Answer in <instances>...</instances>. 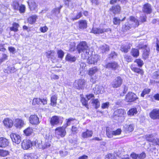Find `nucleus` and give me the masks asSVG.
Segmentation results:
<instances>
[{"label": "nucleus", "mask_w": 159, "mask_h": 159, "mask_svg": "<svg viewBox=\"0 0 159 159\" xmlns=\"http://www.w3.org/2000/svg\"><path fill=\"white\" fill-rule=\"evenodd\" d=\"M10 137L12 142L16 144H19L21 141L20 136L17 134L11 133Z\"/></svg>", "instance_id": "obj_13"}, {"label": "nucleus", "mask_w": 159, "mask_h": 159, "mask_svg": "<svg viewBox=\"0 0 159 159\" xmlns=\"http://www.w3.org/2000/svg\"><path fill=\"white\" fill-rule=\"evenodd\" d=\"M135 62H136L139 66L141 67L143 64V61L140 59H137L135 61Z\"/></svg>", "instance_id": "obj_53"}, {"label": "nucleus", "mask_w": 159, "mask_h": 159, "mask_svg": "<svg viewBox=\"0 0 159 159\" xmlns=\"http://www.w3.org/2000/svg\"><path fill=\"white\" fill-rule=\"evenodd\" d=\"M150 118L153 120L159 119V109H153L150 113Z\"/></svg>", "instance_id": "obj_14"}, {"label": "nucleus", "mask_w": 159, "mask_h": 159, "mask_svg": "<svg viewBox=\"0 0 159 159\" xmlns=\"http://www.w3.org/2000/svg\"><path fill=\"white\" fill-rule=\"evenodd\" d=\"M30 123L33 125H37L39 124V119L36 115H32L29 118Z\"/></svg>", "instance_id": "obj_15"}, {"label": "nucleus", "mask_w": 159, "mask_h": 159, "mask_svg": "<svg viewBox=\"0 0 159 159\" xmlns=\"http://www.w3.org/2000/svg\"><path fill=\"white\" fill-rule=\"evenodd\" d=\"M66 61H68L74 62L76 60V58L75 57L69 54L66 56Z\"/></svg>", "instance_id": "obj_37"}, {"label": "nucleus", "mask_w": 159, "mask_h": 159, "mask_svg": "<svg viewBox=\"0 0 159 159\" xmlns=\"http://www.w3.org/2000/svg\"><path fill=\"white\" fill-rule=\"evenodd\" d=\"M129 25L133 28H136L139 25V22L138 20L133 16L129 17Z\"/></svg>", "instance_id": "obj_9"}, {"label": "nucleus", "mask_w": 159, "mask_h": 159, "mask_svg": "<svg viewBox=\"0 0 159 159\" xmlns=\"http://www.w3.org/2000/svg\"><path fill=\"white\" fill-rule=\"evenodd\" d=\"M98 69L96 67H94L90 68L88 71V74L90 76V81L93 83L95 82L96 78L93 77V75L98 71Z\"/></svg>", "instance_id": "obj_5"}, {"label": "nucleus", "mask_w": 159, "mask_h": 159, "mask_svg": "<svg viewBox=\"0 0 159 159\" xmlns=\"http://www.w3.org/2000/svg\"><path fill=\"white\" fill-rule=\"evenodd\" d=\"M33 132L32 128L28 127L24 131V133L27 136H30Z\"/></svg>", "instance_id": "obj_36"}, {"label": "nucleus", "mask_w": 159, "mask_h": 159, "mask_svg": "<svg viewBox=\"0 0 159 159\" xmlns=\"http://www.w3.org/2000/svg\"><path fill=\"white\" fill-rule=\"evenodd\" d=\"M110 10L114 14H117L120 11V7L119 5L113 6Z\"/></svg>", "instance_id": "obj_28"}, {"label": "nucleus", "mask_w": 159, "mask_h": 159, "mask_svg": "<svg viewBox=\"0 0 159 159\" xmlns=\"http://www.w3.org/2000/svg\"><path fill=\"white\" fill-rule=\"evenodd\" d=\"M100 49L102 53L106 52L109 50V46L106 44H104L100 47Z\"/></svg>", "instance_id": "obj_40"}, {"label": "nucleus", "mask_w": 159, "mask_h": 159, "mask_svg": "<svg viewBox=\"0 0 159 159\" xmlns=\"http://www.w3.org/2000/svg\"><path fill=\"white\" fill-rule=\"evenodd\" d=\"M65 5L68 6L70 8H72L75 6V4L72 3L71 0H63Z\"/></svg>", "instance_id": "obj_35"}, {"label": "nucleus", "mask_w": 159, "mask_h": 159, "mask_svg": "<svg viewBox=\"0 0 159 159\" xmlns=\"http://www.w3.org/2000/svg\"><path fill=\"white\" fill-rule=\"evenodd\" d=\"M58 57L60 58H62L64 55V53L63 51L61 50L58 51L57 52Z\"/></svg>", "instance_id": "obj_59"}, {"label": "nucleus", "mask_w": 159, "mask_h": 159, "mask_svg": "<svg viewBox=\"0 0 159 159\" xmlns=\"http://www.w3.org/2000/svg\"><path fill=\"white\" fill-rule=\"evenodd\" d=\"M137 110L136 108H134L130 109L127 112V114L128 115L130 116H134L136 115L137 113Z\"/></svg>", "instance_id": "obj_34"}, {"label": "nucleus", "mask_w": 159, "mask_h": 159, "mask_svg": "<svg viewBox=\"0 0 159 159\" xmlns=\"http://www.w3.org/2000/svg\"><path fill=\"white\" fill-rule=\"evenodd\" d=\"M132 27H131V25H129V21H128L123 25L122 29L124 31H125L129 30Z\"/></svg>", "instance_id": "obj_42"}, {"label": "nucleus", "mask_w": 159, "mask_h": 159, "mask_svg": "<svg viewBox=\"0 0 159 159\" xmlns=\"http://www.w3.org/2000/svg\"><path fill=\"white\" fill-rule=\"evenodd\" d=\"M62 118L60 116H52L50 121L51 125L53 126L57 125L60 122L62 123Z\"/></svg>", "instance_id": "obj_6"}, {"label": "nucleus", "mask_w": 159, "mask_h": 159, "mask_svg": "<svg viewBox=\"0 0 159 159\" xmlns=\"http://www.w3.org/2000/svg\"><path fill=\"white\" fill-rule=\"evenodd\" d=\"M41 101V99L39 98H34L33 99L32 104L34 105L39 104L40 103Z\"/></svg>", "instance_id": "obj_50"}, {"label": "nucleus", "mask_w": 159, "mask_h": 159, "mask_svg": "<svg viewBox=\"0 0 159 159\" xmlns=\"http://www.w3.org/2000/svg\"><path fill=\"white\" fill-rule=\"evenodd\" d=\"M32 146L31 141L29 140H24L22 142L21 147L24 150H27L31 148Z\"/></svg>", "instance_id": "obj_10"}, {"label": "nucleus", "mask_w": 159, "mask_h": 159, "mask_svg": "<svg viewBox=\"0 0 159 159\" xmlns=\"http://www.w3.org/2000/svg\"><path fill=\"white\" fill-rule=\"evenodd\" d=\"M77 48L79 53L82 52L81 57L83 59H87L89 57V48L85 41L80 42L77 45Z\"/></svg>", "instance_id": "obj_1"}, {"label": "nucleus", "mask_w": 159, "mask_h": 159, "mask_svg": "<svg viewBox=\"0 0 159 159\" xmlns=\"http://www.w3.org/2000/svg\"><path fill=\"white\" fill-rule=\"evenodd\" d=\"M109 103L108 102H107L102 104L101 108L103 109L107 108L109 107Z\"/></svg>", "instance_id": "obj_56"}, {"label": "nucleus", "mask_w": 159, "mask_h": 159, "mask_svg": "<svg viewBox=\"0 0 159 159\" xmlns=\"http://www.w3.org/2000/svg\"><path fill=\"white\" fill-rule=\"evenodd\" d=\"M51 80H58L59 79V76L56 74H52L51 75Z\"/></svg>", "instance_id": "obj_60"}, {"label": "nucleus", "mask_w": 159, "mask_h": 159, "mask_svg": "<svg viewBox=\"0 0 159 159\" xmlns=\"http://www.w3.org/2000/svg\"><path fill=\"white\" fill-rule=\"evenodd\" d=\"M131 157L133 159H138V155L135 153H132L131 155Z\"/></svg>", "instance_id": "obj_64"}, {"label": "nucleus", "mask_w": 159, "mask_h": 159, "mask_svg": "<svg viewBox=\"0 0 159 159\" xmlns=\"http://www.w3.org/2000/svg\"><path fill=\"white\" fill-rule=\"evenodd\" d=\"M9 145V142L7 139L5 138H0V147L5 148Z\"/></svg>", "instance_id": "obj_23"}, {"label": "nucleus", "mask_w": 159, "mask_h": 159, "mask_svg": "<svg viewBox=\"0 0 159 159\" xmlns=\"http://www.w3.org/2000/svg\"><path fill=\"white\" fill-rule=\"evenodd\" d=\"M131 45L128 43L123 44L121 47L120 50L123 52L126 53L128 51V50L130 49Z\"/></svg>", "instance_id": "obj_21"}, {"label": "nucleus", "mask_w": 159, "mask_h": 159, "mask_svg": "<svg viewBox=\"0 0 159 159\" xmlns=\"http://www.w3.org/2000/svg\"><path fill=\"white\" fill-rule=\"evenodd\" d=\"M126 129L127 131L129 132H131L134 130L133 126L131 124L127 126L126 127Z\"/></svg>", "instance_id": "obj_57"}, {"label": "nucleus", "mask_w": 159, "mask_h": 159, "mask_svg": "<svg viewBox=\"0 0 159 159\" xmlns=\"http://www.w3.org/2000/svg\"><path fill=\"white\" fill-rule=\"evenodd\" d=\"M110 28H102L101 27L93 28L91 32L94 34H100L104 33V32L111 31Z\"/></svg>", "instance_id": "obj_7"}, {"label": "nucleus", "mask_w": 159, "mask_h": 159, "mask_svg": "<svg viewBox=\"0 0 159 159\" xmlns=\"http://www.w3.org/2000/svg\"><path fill=\"white\" fill-rule=\"evenodd\" d=\"M66 128L63 126L57 128L55 129V135L58 139L64 137L66 134Z\"/></svg>", "instance_id": "obj_2"}, {"label": "nucleus", "mask_w": 159, "mask_h": 159, "mask_svg": "<svg viewBox=\"0 0 159 159\" xmlns=\"http://www.w3.org/2000/svg\"><path fill=\"white\" fill-rule=\"evenodd\" d=\"M42 141L40 140H36L35 142V146L37 148L39 149H45V147L44 146Z\"/></svg>", "instance_id": "obj_27"}, {"label": "nucleus", "mask_w": 159, "mask_h": 159, "mask_svg": "<svg viewBox=\"0 0 159 159\" xmlns=\"http://www.w3.org/2000/svg\"><path fill=\"white\" fill-rule=\"evenodd\" d=\"M81 102L83 105L85 106V107L88 108V101L87 100L84 98H82L81 99Z\"/></svg>", "instance_id": "obj_49"}, {"label": "nucleus", "mask_w": 159, "mask_h": 159, "mask_svg": "<svg viewBox=\"0 0 159 159\" xmlns=\"http://www.w3.org/2000/svg\"><path fill=\"white\" fill-rule=\"evenodd\" d=\"M3 123L4 126L8 128H11L14 124L12 120L8 118L4 119L3 120Z\"/></svg>", "instance_id": "obj_19"}, {"label": "nucleus", "mask_w": 159, "mask_h": 159, "mask_svg": "<svg viewBox=\"0 0 159 159\" xmlns=\"http://www.w3.org/2000/svg\"><path fill=\"white\" fill-rule=\"evenodd\" d=\"M55 55V53L53 51L50 50L46 53V55L48 58L53 59Z\"/></svg>", "instance_id": "obj_32"}, {"label": "nucleus", "mask_w": 159, "mask_h": 159, "mask_svg": "<svg viewBox=\"0 0 159 159\" xmlns=\"http://www.w3.org/2000/svg\"><path fill=\"white\" fill-rule=\"evenodd\" d=\"M146 154L144 152H142L138 155V159H144L146 157Z\"/></svg>", "instance_id": "obj_61"}, {"label": "nucleus", "mask_w": 159, "mask_h": 159, "mask_svg": "<svg viewBox=\"0 0 159 159\" xmlns=\"http://www.w3.org/2000/svg\"><path fill=\"white\" fill-rule=\"evenodd\" d=\"M27 2L31 10H34L37 7L34 0H29Z\"/></svg>", "instance_id": "obj_24"}, {"label": "nucleus", "mask_w": 159, "mask_h": 159, "mask_svg": "<svg viewBox=\"0 0 159 159\" xmlns=\"http://www.w3.org/2000/svg\"><path fill=\"white\" fill-rule=\"evenodd\" d=\"M25 6L23 5H21L19 7V10L20 13L24 12L25 11Z\"/></svg>", "instance_id": "obj_63"}, {"label": "nucleus", "mask_w": 159, "mask_h": 159, "mask_svg": "<svg viewBox=\"0 0 159 159\" xmlns=\"http://www.w3.org/2000/svg\"><path fill=\"white\" fill-rule=\"evenodd\" d=\"M92 104L95 108L97 109L99 107L100 105V103L98 99H93L92 100Z\"/></svg>", "instance_id": "obj_31"}, {"label": "nucleus", "mask_w": 159, "mask_h": 159, "mask_svg": "<svg viewBox=\"0 0 159 159\" xmlns=\"http://www.w3.org/2000/svg\"><path fill=\"white\" fill-rule=\"evenodd\" d=\"M142 10L143 12L147 14H150L152 11V9L151 5L148 3L145 4L143 7Z\"/></svg>", "instance_id": "obj_17"}, {"label": "nucleus", "mask_w": 159, "mask_h": 159, "mask_svg": "<svg viewBox=\"0 0 159 159\" xmlns=\"http://www.w3.org/2000/svg\"><path fill=\"white\" fill-rule=\"evenodd\" d=\"M136 98L135 94L132 93H129L126 95L125 100L128 102H132L136 100Z\"/></svg>", "instance_id": "obj_16"}, {"label": "nucleus", "mask_w": 159, "mask_h": 159, "mask_svg": "<svg viewBox=\"0 0 159 159\" xmlns=\"http://www.w3.org/2000/svg\"><path fill=\"white\" fill-rule=\"evenodd\" d=\"M105 159H116V158L114 155L110 153L106 156Z\"/></svg>", "instance_id": "obj_51"}, {"label": "nucleus", "mask_w": 159, "mask_h": 159, "mask_svg": "<svg viewBox=\"0 0 159 159\" xmlns=\"http://www.w3.org/2000/svg\"><path fill=\"white\" fill-rule=\"evenodd\" d=\"M157 134V133H153L150 134L145 135L144 138L147 141L151 142L153 144L156 139L155 138Z\"/></svg>", "instance_id": "obj_11"}, {"label": "nucleus", "mask_w": 159, "mask_h": 159, "mask_svg": "<svg viewBox=\"0 0 159 159\" xmlns=\"http://www.w3.org/2000/svg\"><path fill=\"white\" fill-rule=\"evenodd\" d=\"M19 25L17 23H14L12 25V26L10 27L11 30L14 32H17L18 31V28Z\"/></svg>", "instance_id": "obj_38"}, {"label": "nucleus", "mask_w": 159, "mask_h": 159, "mask_svg": "<svg viewBox=\"0 0 159 159\" xmlns=\"http://www.w3.org/2000/svg\"><path fill=\"white\" fill-rule=\"evenodd\" d=\"M93 134V132L92 130L86 129L85 131L82 133L81 136L84 139L87 138L91 137Z\"/></svg>", "instance_id": "obj_18"}, {"label": "nucleus", "mask_w": 159, "mask_h": 159, "mask_svg": "<svg viewBox=\"0 0 159 159\" xmlns=\"http://www.w3.org/2000/svg\"><path fill=\"white\" fill-rule=\"evenodd\" d=\"M107 135L109 138H112L113 137V134L112 133V131H109L107 129L106 130Z\"/></svg>", "instance_id": "obj_52"}, {"label": "nucleus", "mask_w": 159, "mask_h": 159, "mask_svg": "<svg viewBox=\"0 0 159 159\" xmlns=\"http://www.w3.org/2000/svg\"><path fill=\"white\" fill-rule=\"evenodd\" d=\"M86 81L84 79H79L76 80L74 83V86L79 89H84L85 86Z\"/></svg>", "instance_id": "obj_3"}, {"label": "nucleus", "mask_w": 159, "mask_h": 159, "mask_svg": "<svg viewBox=\"0 0 159 159\" xmlns=\"http://www.w3.org/2000/svg\"><path fill=\"white\" fill-rule=\"evenodd\" d=\"M14 124L16 128L19 129L23 127L25 124L24 120L19 118L15 119L14 120Z\"/></svg>", "instance_id": "obj_8"}, {"label": "nucleus", "mask_w": 159, "mask_h": 159, "mask_svg": "<svg viewBox=\"0 0 159 159\" xmlns=\"http://www.w3.org/2000/svg\"><path fill=\"white\" fill-rule=\"evenodd\" d=\"M71 131L73 133L76 134L78 131V128L75 126H73L72 127Z\"/></svg>", "instance_id": "obj_58"}, {"label": "nucleus", "mask_w": 159, "mask_h": 159, "mask_svg": "<svg viewBox=\"0 0 159 159\" xmlns=\"http://www.w3.org/2000/svg\"><path fill=\"white\" fill-rule=\"evenodd\" d=\"M118 64L116 62L109 63L106 65V67L108 68H111L115 69L118 67Z\"/></svg>", "instance_id": "obj_30"}, {"label": "nucleus", "mask_w": 159, "mask_h": 159, "mask_svg": "<svg viewBox=\"0 0 159 159\" xmlns=\"http://www.w3.org/2000/svg\"><path fill=\"white\" fill-rule=\"evenodd\" d=\"M131 70L135 72L140 74L142 73V70L139 68L135 67L133 66H131Z\"/></svg>", "instance_id": "obj_44"}, {"label": "nucleus", "mask_w": 159, "mask_h": 159, "mask_svg": "<svg viewBox=\"0 0 159 159\" xmlns=\"http://www.w3.org/2000/svg\"><path fill=\"white\" fill-rule=\"evenodd\" d=\"M114 113L116 116H117L118 117H121L125 114L126 112L123 109H119L115 111Z\"/></svg>", "instance_id": "obj_29"}, {"label": "nucleus", "mask_w": 159, "mask_h": 159, "mask_svg": "<svg viewBox=\"0 0 159 159\" xmlns=\"http://www.w3.org/2000/svg\"><path fill=\"white\" fill-rule=\"evenodd\" d=\"M122 130L120 129H118L116 130L112 131V133L113 134L114 136H117L120 135Z\"/></svg>", "instance_id": "obj_47"}, {"label": "nucleus", "mask_w": 159, "mask_h": 159, "mask_svg": "<svg viewBox=\"0 0 159 159\" xmlns=\"http://www.w3.org/2000/svg\"><path fill=\"white\" fill-rule=\"evenodd\" d=\"M125 19V17L122 20L117 18L115 17L113 20V22L114 24L117 25L119 24L120 21L124 20Z\"/></svg>", "instance_id": "obj_41"}, {"label": "nucleus", "mask_w": 159, "mask_h": 159, "mask_svg": "<svg viewBox=\"0 0 159 159\" xmlns=\"http://www.w3.org/2000/svg\"><path fill=\"white\" fill-rule=\"evenodd\" d=\"M131 53L134 57H136L139 55V52L137 49H133L132 50Z\"/></svg>", "instance_id": "obj_43"}, {"label": "nucleus", "mask_w": 159, "mask_h": 159, "mask_svg": "<svg viewBox=\"0 0 159 159\" xmlns=\"http://www.w3.org/2000/svg\"><path fill=\"white\" fill-rule=\"evenodd\" d=\"M57 95H52L51 98L50 105L53 107L57 105Z\"/></svg>", "instance_id": "obj_26"}, {"label": "nucleus", "mask_w": 159, "mask_h": 159, "mask_svg": "<svg viewBox=\"0 0 159 159\" xmlns=\"http://www.w3.org/2000/svg\"><path fill=\"white\" fill-rule=\"evenodd\" d=\"M3 71L5 73L7 74H11L13 73L16 72V70L14 67L11 66H7V67H5Z\"/></svg>", "instance_id": "obj_22"}, {"label": "nucleus", "mask_w": 159, "mask_h": 159, "mask_svg": "<svg viewBox=\"0 0 159 159\" xmlns=\"http://www.w3.org/2000/svg\"><path fill=\"white\" fill-rule=\"evenodd\" d=\"M48 30V28L46 26H45L43 27H41L39 29V30L41 32L43 33L46 32Z\"/></svg>", "instance_id": "obj_54"}, {"label": "nucleus", "mask_w": 159, "mask_h": 159, "mask_svg": "<svg viewBox=\"0 0 159 159\" xmlns=\"http://www.w3.org/2000/svg\"><path fill=\"white\" fill-rule=\"evenodd\" d=\"M151 89H145L142 91L141 93V97H144V96L149 93L150 92Z\"/></svg>", "instance_id": "obj_45"}, {"label": "nucleus", "mask_w": 159, "mask_h": 159, "mask_svg": "<svg viewBox=\"0 0 159 159\" xmlns=\"http://www.w3.org/2000/svg\"><path fill=\"white\" fill-rule=\"evenodd\" d=\"M87 62L89 64H95L97 63L99 59V56L97 55H92L91 57H88Z\"/></svg>", "instance_id": "obj_12"}, {"label": "nucleus", "mask_w": 159, "mask_h": 159, "mask_svg": "<svg viewBox=\"0 0 159 159\" xmlns=\"http://www.w3.org/2000/svg\"><path fill=\"white\" fill-rule=\"evenodd\" d=\"M123 83V79L119 76L116 77L111 83V86L116 88L121 86Z\"/></svg>", "instance_id": "obj_4"}, {"label": "nucleus", "mask_w": 159, "mask_h": 159, "mask_svg": "<svg viewBox=\"0 0 159 159\" xmlns=\"http://www.w3.org/2000/svg\"><path fill=\"white\" fill-rule=\"evenodd\" d=\"M153 78L154 79H158L159 78V71L155 72L153 73Z\"/></svg>", "instance_id": "obj_62"}, {"label": "nucleus", "mask_w": 159, "mask_h": 159, "mask_svg": "<svg viewBox=\"0 0 159 159\" xmlns=\"http://www.w3.org/2000/svg\"><path fill=\"white\" fill-rule=\"evenodd\" d=\"M9 154V152L8 151L4 150H1L0 151V156L3 157H4Z\"/></svg>", "instance_id": "obj_48"}, {"label": "nucleus", "mask_w": 159, "mask_h": 159, "mask_svg": "<svg viewBox=\"0 0 159 159\" xmlns=\"http://www.w3.org/2000/svg\"><path fill=\"white\" fill-rule=\"evenodd\" d=\"M150 50L148 48H146L143 51V57L144 59H146L148 57L149 53Z\"/></svg>", "instance_id": "obj_39"}, {"label": "nucleus", "mask_w": 159, "mask_h": 159, "mask_svg": "<svg viewBox=\"0 0 159 159\" xmlns=\"http://www.w3.org/2000/svg\"><path fill=\"white\" fill-rule=\"evenodd\" d=\"M74 120V119L72 118H70L68 119H66V123L63 126L66 128L68 126L70 125V124L71 121Z\"/></svg>", "instance_id": "obj_46"}, {"label": "nucleus", "mask_w": 159, "mask_h": 159, "mask_svg": "<svg viewBox=\"0 0 159 159\" xmlns=\"http://www.w3.org/2000/svg\"><path fill=\"white\" fill-rule=\"evenodd\" d=\"M79 27L82 30L86 28L87 26V21L85 20H81L79 21Z\"/></svg>", "instance_id": "obj_25"}, {"label": "nucleus", "mask_w": 159, "mask_h": 159, "mask_svg": "<svg viewBox=\"0 0 159 159\" xmlns=\"http://www.w3.org/2000/svg\"><path fill=\"white\" fill-rule=\"evenodd\" d=\"M75 44L74 42H71L70 44L69 50L70 51H73L75 49Z\"/></svg>", "instance_id": "obj_55"}, {"label": "nucleus", "mask_w": 159, "mask_h": 159, "mask_svg": "<svg viewBox=\"0 0 159 159\" xmlns=\"http://www.w3.org/2000/svg\"><path fill=\"white\" fill-rule=\"evenodd\" d=\"M104 90L103 86L99 85H96L93 89L94 93L97 94L103 93Z\"/></svg>", "instance_id": "obj_20"}, {"label": "nucleus", "mask_w": 159, "mask_h": 159, "mask_svg": "<svg viewBox=\"0 0 159 159\" xmlns=\"http://www.w3.org/2000/svg\"><path fill=\"white\" fill-rule=\"evenodd\" d=\"M38 18L37 16L36 15L32 16L28 18V21L30 24L34 23Z\"/></svg>", "instance_id": "obj_33"}]
</instances>
